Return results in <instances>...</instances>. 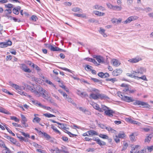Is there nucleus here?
I'll list each match as a JSON object with an SVG mask.
<instances>
[{
	"instance_id": "nucleus-1",
	"label": "nucleus",
	"mask_w": 153,
	"mask_h": 153,
	"mask_svg": "<svg viewBox=\"0 0 153 153\" xmlns=\"http://www.w3.org/2000/svg\"><path fill=\"white\" fill-rule=\"evenodd\" d=\"M24 85L25 87H26L28 89L33 93L37 97H39L42 96V97L45 99H47L48 98V92L43 89L41 87L38 86L36 87V90L33 86H30L25 84Z\"/></svg>"
},
{
	"instance_id": "nucleus-2",
	"label": "nucleus",
	"mask_w": 153,
	"mask_h": 153,
	"mask_svg": "<svg viewBox=\"0 0 153 153\" xmlns=\"http://www.w3.org/2000/svg\"><path fill=\"white\" fill-rule=\"evenodd\" d=\"M146 69L143 67H138L136 68L134 71H133L131 72L132 74L135 75H139V74H142L146 72Z\"/></svg>"
},
{
	"instance_id": "nucleus-3",
	"label": "nucleus",
	"mask_w": 153,
	"mask_h": 153,
	"mask_svg": "<svg viewBox=\"0 0 153 153\" xmlns=\"http://www.w3.org/2000/svg\"><path fill=\"white\" fill-rule=\"evenodd\" d=\"M19 88H18V89L16 90V91L19 94L24 95L27 97H30V95H28L27 93L24 92L23 91V90L25 89V87L23 86L19 85Z\"/></svg>"
},
{
	"instance_id": "nucleus-4",
	"label": "nucleus",
	"mask_w": 153,
	"mask_h": 153,
	"mask_svg": "<svg viewBox=\"0 0 153 153\" xmlns=\"http://www.w3.org/2000/svg\"><path fill=\"white\" fill-rule=\"evenodd\" d=\"M133 104L134 105H141L143 106V108H149L150 107V106L147 103L138 100H136L134 102Z\"/></svg>"
},
{
	"instance_id": "nucleus-5",
	"label": "nucleus",
	"mask_w": 153,
	"mask_h": 153,
	"mask_svg": "<svg viewBox=\"0 0 153 153\" xmlns=\"http://www.w3.org/2000/svg\"><path fill=\"white\" fill-rule=\"evenodd\" d=\"M32 102L33 104L35 105H36L46 109L48 110H50L51 109V108L50 107L46 106L45 105H42L39 102L37 101H36L34 100H32Z\"/></svg>"
},
{
	"instance_id": "nucleus-6",
	"label": "nucleus",
	"mask_w": 153,
	"mask_h": 153,
	"mask_svg": "<svg viewBox=\"0 0 153 153\" xmlns=\"http://www.w3.org/2000/svg\"><path fill=\"white\" fill-rule=\"evenodd\" d=\"M45 45L47 48L49 49L51 51H58L62 50L61 49L56 46L54 47V46H53L51 44H45Z\"/></svg>"
},
{
	"instance_id": "nucleus-7",
	"label": "nucleus",
	"mask_w": 153,
	"mask_h": 153,
	"mask_svg": "<svg viewBox=\"0 0 153 153\" xmlns=\"http://www.w3.org/2000/svg\"><path fill=\"white\" fill-rule=\"evenodd\" d=\"M138 17L134 16L129 17L126 20L123 22V23L127 24L130 23L131 21L137 19Z\"/></svg>"
},
{
	"instance_id": "nucleus-8",
	"label": "nucleus",
	"mask_w": 153,
	"mask_h": 153,
	"mask_svg": "<svg viewBox=\"0 0 153 153\" xmlns=\"http://www.w3.org/2000/svg\"><path fill=\"white\" fill-rule=\"evenodd\" d=\"M142 60L141 58L139 56H137L135 58L129 59L128 61L132 63H137Z\"/></svg>"
},
{
	"instance_id": "nucleus-9",
	"label": "nucleus",
	"mask_w": 153,
	"mask_h": 153,
	"mask_svg": "<svg viewBox=\"0 0 153 153\" xmlns=\"http://www.w3.org/2000/svg\"><path fill=\"white\" fill-rule=\"evenodd\" d=\"M120 95L121 96V98L122 100L126 102H133L134 100H133V98L131 97H129L127 96H123L122 94H120ZM119 96L120 97V96Z\"/></svg>"
},
{
	"instance_id": "nucleus-10",
	"label": "nucleus",
	"mask_w": 153,
	"mask_h": 153,
	"mask_svg": "<svg viewBox=\"0 0 153 153\" xmlns=\"http://www.w3.org/2000/svg\"><path fill=\"white\" fill-rule=\"evenodd\" d=\"M12 42L10 41H8L5 42H0V48H4L8 47L9 46L11 45Z\"/></svg>"
},
{
	"instance_id": "nucleus-11",
	"label": "nucleus",
	"mask_w": 153,
	"mask_h": 153,
	"mask_svg": "<svg viewBox=\"0 0 153 153\" xmlns=\"http://www.w3.org/2000/svg\"><path fill=\"white\" fill-rule=\"evenodd\" d=\"M111 63L115 67H118L121 64L119 60L115 59H111Z\"/></svg>"
},
{
	"instance_id": "nucleus-12",
	"label": "nucleus",
	"mask_w": 153,
	"mask_h": 153,
	"mask_svg": "<svg viewBox=\"0 0 153 153\" xmlns=\"http://www.w3.org/2000/svg\"><path fill=\"white\" fill-rule=\"evenodd\" d=\"M114 111L112 109H107L104 112L105 114L106 115L110 117H113V114H114Z\"/></svg>"
},
{
	"instance_id": "nucleus-13",
	"label": "nucleus",
	"mask_w": 153,
	"mask_h": 153,
	"mask_svg": "<svg viewBox=\"0 0 153 153\" xmlns=\"http://www.w3.org/2000/svg\"><path fill=\"white\" fill-rule=\"evenodd\" d=\"M76 93L78 95L82 98L88 96V95L86 92H82L78 89L76 90Z\"/></svg>"
},
{
	"instance_id": "nucleus-14",
	"label": "nucleus",
	"mask_w": 153,
	"mask_h": 153,
	"mask_svg": "<svg viewBox=\"0 0 153 153\" xmlns=\"http://www.w3.org/2000/svg\"><path fill=\"white\" fill-rule=\"evenodd\" d=\"M21 68L24 71L26 72L30 73L31 71L28 68L27 65L25 64H22L20 66Z\"/></svg>"
},
{
	"instance_id": "nucleus-15",
	"label": "nucleus",
	"mask_w": 153,
	"mask_h": 153,
	"mask_svg": "<svg viewBox=\"0 0 153 153\" xmlns=\"http://www.w3.org/2000/svg\"><path fill=\"white\" fill-rule=\"evenodd\" d=\"M122 72V70L121 69H117L113 71L112 74L114 76H117L121 74Z\"/></svg>"
},
{
	"instance_id": "nucleus-16",
	"label": "nucleus",
	"mask_w": 153,
	"mask_h": 153,
	"mask_svg": "<svg viewBox=\"0 0 153 153\" xmlns=\"http://www.w3.org/2000/svg\"><path fill=\"white\" fill-rule=\"evenodd\" d=\"M140 148V146L139 145H135L134 147L132 148V149L130 152V153H133L134 152L138 153V151H139L138 150Z\"/></svg>"
},
{
	"instance_id": "nucleus-17",
	"label": "nucleus",
	"mask_w": 153,
	"mask_h": 153,
	"mask_svg": "<svg viewBox=\"0 0 153 153\" xmlns=\"http://www.w3.org/2000/svg\"><path fill=\"white\" fill-rule=\"evenodd\" d=\"M87 133L88 134L89 136H92L94 135H98V134L95 131L90 130L87 131Z\"/></svg>"
},
{
	"instance_id": "nucleus-18",
	"label": "nucleus",
	"mask_w": 153,
	"mask_h": 153,
	"mask_svg": "<svg viewBox=\"0 0 153 153\" xmlns=\"http://www.w3.org/2000/svg\"><path fill=\"white\" fill-rule=\"evenodd\" d=\"M99 99L101 100H107L109 98L105 94H98V99Z\"/></svg>"
},
{
	"instance_id": "nucleus-19",
	"label": "nucleus",
	"mask_w": 153,
	"mask_h": 153,
	"mask_svg": "<svg viewBox=\"0 0 153 153\" xmlns=\"http://www.w3.org/2000/svg\"><path fill=\"white\" fill-rule=\"evenodd\" d=\"M8 84L10 85L12 88L15 89L16 91L19 88V86L18 85L13 84L11 81H10L8 82Z\"/></svg>"
},
{
	"instance_id": "nucleus-20",
	"label": "nucleus",
	"mask_w": 153,
	"mask_h": 153,
	"mask_svg": "<svg viewBox=\"0 0 153 153\" xmlns=\"http://www.w3.org/2000/svg\"><path fill=\"white\" fill-rule=\"evenodd\" d=\"M21 8L20 6L14 8L13 10V13L16 15H18L19 13V11L20 10Z\"/></svg>"
},
{
	"instance_id": "nucleus-21",
	"label": "nucleus",
	"mask_w": 153,
	"mask_h": 153,
	"mask_svg": "<svg viewBox=\"0 0 153 153\" xmlns=\"http://www.w3.org/2000/svg\"><path fill=\"white\" fill-rule=\"evenodd\" d=\"M96 60L99 63H103L105 62V59L104 58L100 56H98L96 58Z\"/></svg>"
},
{
	"instance_id": "nucleus-22",
	"label": "nucleus",
	"mask_w": 153,
	"mask_h": 153,
	"mask_svg": "<svg viewBox=\"0 0 153 153\" xmlns=\"http://www.w3.org/2000/svg\"><path fill=\"white\" fill-rule=\"evenodd\" d=\"M90 97L95 100H97L98 99V94H91L90 95Z\"/></svg>"
},
{
	"instance_id": "nucleus-23",
	"label": "nucleus",
	"mask_w": 153,
	"mask_h": 153,
	"mask_svg": "<svg viewBox=\"0 0 153 153\" xmlns=\"http://www.w3.org/2000/svg\"><path fill=\"white\" fill-rule=\"evenodd\" d=\"M16 136L18 138H19L21 141H24L25 142H27L28 141V140L27 138H25L21 135L19 134H17Z\"/></svg>"
},
{
	"instance_id": "nucleus-24",
	"label": "nucleus",
	"mask_w": 153,
	"mask_h": 153,
	"mask_svg": "<svg viewBox=\"0 0 153 153\" xmlns=\"http://www.w3.org/2000/svg\"><path fill=\"white\" fill-rule=\"evenodd\" d=\"M92 105L93 107L95 109L98 110L99 111H101L100 108V107L98 105L95 103H93Z\"/></svg>"
},
{
	"instance_id": "nucleus-25",
	"label": "nucleus",
	"mask_w": 153,
	"mask_h": 153,
	"mask_svg": "<svg viewBox=\"0 0 153 153\" xmlns=\"http://www.w3.org/2000/svg\"><path fill=\"white\" fill-rule=\"evenodd\" d=\"M133 77L135 79H136V78H137V79H141L144 80H147L146 76L145 75H143L141 77H138V76H137L136 75H134Z\"/></svg>"
},
{
	"instance_id": "nucleus-26",
	"label": "nucleus",
	"mask_w": 153,
	"mask_h": 153,
	"mask_svg": "<svg viewBox=\"0 0 153 153\" xmlns=\"http://www.w3.org/2000/svg\"><path fill=\"white\" fill-rule=\"evenodd\" d=\"M153 135L152 134H150L149 135L147 136L145 140V142L149 143Z\"/></svg>"
},
{
	"instance_id": "nucleus-27",
	"label": "nucleus",
	"mask_w": 153,
	"mask_h": 153,
	"mask_svg": "<svg viewBox=\"0 0 153 153\" xmlns=\"http://www.w3.org/2000/svg\"><path fill=\"white\" fill-rule=\"evenodd\" d=\"M109 108L106 106L104 105H102L101 108H100L101 111H99L100 112H103L104 111H106L107 109Z\"/></svg>"
},
{
	"instance_id": "nucleus-28",
	"label": "nucleus",
	"mask_w": 153,
	"mask_h": 153,
	"mask_svg": "<svg viewBox=\"0 0 153 153\" xmlns=\"http://www.w3.org/2000/svg\"><path fill=\"white\" fill-rule=\"evenodd\" d=\"M105 30L102 28H100L99 30V32L102 34L104 37L107 36V35L105 33Z\"/></svg>"
},
{
	"instance_id": "nucleus-29",
	"label": "nucleus",
	"mask_w": 153,
	"mask_h": 153,
	"mask_svg": "<svg viewBox=\"0 0 153 153\" xmlns=\"http://www.w3.org/2000/svg\"><path fill=\"white\" fill-rule=\"evenodd\" d=\"M51 128L55 132L59 134H61V133L53 125H51Z\"/></svg>"
},
{
	"instance_id": "nucleus-30",
	"label": "nucleus",
	"mask_w": 153,
	"mask_h": 153,
	"mask_svg": "<svg viewBox=\"0 0 153 153\" xmlns=\"http://www.w3.org/2000/svg\"><path fill=\"white\" fill-rule=\"evenodd\" d=\"M44 81L47 84L53 86L56 89V86L53 83H52V82L51 81H50L47 79H46Z\"/></svg>"
},
{
	"instance_id": "nucleus-31",
	"label": "nucleus",
	"mask_w": 153,
	"mask_h": 153,
	"mask_svg": "<svg viewBox=\"0 0 153 153\" xmlns=\"http://www.w3.org/2000/svg\"><path fill=\"white\" fill-rule=\"evenodd\" d=\"M72 10L75 12H77L79 11H80V12L81 13L82 12V10L81 9L78 7H74L72 9Z\"/></svg>"
},
{
	"instance_id": "nucleus-32",
	"label": "nucleus",
	"mask_w": 153,
	"mask_h": 153,
	"mask_svg": "<svg viewBox=\"0 0 153 153\" xmlns=\"http://www.w3.org/2000/svg\"><path fill=\"white\" fill-rule=\"evenodd\" d=\"M6 138L8 140H9L10 142L13 143H15L16 142V140L10 136H7Z\"/></svg>"
},
{
	"instance_id": "nucleus-33",
	"label": "nucleus",
	"mask_w": 153,
	"mask_h": 153,
	"mask_svg": "<svg viewBox=\"0 0 153 153\" xmlns=\"http://www.w3.org/2000/svg\"><path fill=\"white\" fill-rule=\"evenodd\" d=\"M97 143L100 146H105L106 145V143L105 142L100 140V139L97 140Z\"/></svg>"
},
{
	"instance_id": "nucleus-34",
	"label": "nucleus",
	"mask_w": 153,
	"mask_h": 153,
	"mask_svg": "<svg viewBox=\"0 0 153 153\" xmlns=\"http://www.w3.org/2000/svg\"><path fill=\"white\" fill-rule=\"evenodd\" d=\"M74 16H76L79 17H81L82 18H85L86 17V15L85 14H78V13H74Z\"/></svg>"
},
{
	"instance_id": "nucleus-35",
	"label": "nucleus",
	"mask_w": 153,
	"mask_h": 153,
	"mask_svg": "<svg viewBox=\"0 0 153 153\" xmlns=\"http://www.w3.org/2000/svg\"><path fill=\"white\" fill-rule=\"evenodd\" d=\"M2 150V153H11V151L6 146Z\"/></svg>"
},
{
	"instance_id": "nucleus-36",
	"label": "nucleus",
	"mask_w": 153,
	"mask_h": 153,
	"mask_svg": "<svg viewBox=\"0 0 153 153\" xmlns=\"http://www.w3.org/2000/svg\"><path fill=\"white\" fill-rule=\"evenodd\" d=\"M105 128L107 129L109 132L111 133H114L115 131L109 126L105 127Z\"/></svg>"
},
{
	"instance_id": "nucleus-37",
	"label": "nucleus",
	"mask_w": 153,
	"mask_h": 153,
	"mask_svg": "<svg viewBox=\"0 0 153 153\" xmlns=\"http://www.w3.org/2000/svg\"><path fill=\"white\" fill-rule=\"evenodd\" d=\"M43 115L45 116L46 117H48V118H51V117H55V116L50 114L49 113H45L43 114Z\"/></svg>"
},
{
	"instance_id": "nucleus-38",
	"label": "nucleus",
	"mask_w": 153,
	"mask_h": 153,
	"mask_svg": "<svg viewBox=\"0 0 153 153\" xmlns=\"http://www.w3.org/2000/svg\"><path fill=\"white\" fill-rule=\"evenodd\" d=\"M122 9V7L121 6H114L113 7V10L117 11H120Z\"/></svg>"
},
{
	"instance_id": "nucleus-39",
	"label": "nucleus",
	"mask_w": 153,
	"mask_h": 153,
	"mask_svg": "<svg viewBox=\"0 0 153 153\" xmlns=\"http://www.w3.org/2000/svg\"><path fill=\"white\" fill-rule=\"evenodd\" d=\"M113 138L114 140L116 142V143H118L120 142V138L118 137L117 135H116L115 136H113Z\"/></svg>"
},
{
	"instance_id": "nucleus-40",
	"label": "nucleus",
	"mask_w": 153,
	"mask_h": 153,
	"mask_svg": "<svg viewBox=\"0 0 153 153\" xmlns=\"http://www.w3.org/2000/svg\"><path fill=\"white\" fill-rule=\"evenodd\" d=\"M41 119L38 117H35L33 120V123L37 122L39 123L41 121Z\"/></svg>"
},
{
	"instance_id": "nucleus-41",
	"label": "nucleus",
	"mask_w": 153,
	"mask_h": 153,
	"mask_svg": "<svg viewBox=\"0 0 153 153\" xmlns=\"http://www.w3.org/2000/svg\"><path fill=\"white\" fill-rule=\"evenodd\" d=\"M58 91L62 94L64 98L68 96L67 94L65 92H63V91L61 89H59L58 90Z\"/></svg>"
},
{
	"instance_id": "nucleus-42",
	"label": "nucleus",
	"mask_w": 153,
	"mask_h": 153,
	"mask_svg": "<svg viewBox=\"0 0 153 153\" xmlns=\"http://www.w3.org/2000/svg\"><path fill=\"white\" fill-rule=\"evenodd\" d=\"M98 135L100 137L103 139H106L108 138V136L106 134H100Z\"/></svg>"
},
{
	"instance_id": "nucleus-43",
	"label": "nucleus",
	"mask_w": 153,
	"mask_h": 153,
	"mask_svg": "<svg viewBox=\"0 0 153 153\" xmlns=\"http://www.w3.org/2000/svg\"><path fill=\"white\" fill-rule=\"evenodd\" d=\"M0 112L6 114H8L9 113L8 111L1 107H0Z\"/></svg>"
},
{
	"instance_id": "nucleus-44",
	"label": "nucleus",
	"mask_w": 153,
	"mask_h": 153,
	"mask_svg": "<svg viewBox=\"0 0 153 153\" xmlns=\"http://www.w3.org/2000/svg\"><path fill=\"white\" fill-rule=\"evenodd\" d=\"M129 90V88L128 87V86L127 87H126L125 88H124L123 91L124 93H126L127 94L128 93V91Z\"/></svg>"
},
{
	"instance_id": "nucleus-45",
	"label": "nucleus",
	"mask_w": 153,
	"mask_h": 153,
	"mask_svg": "<svg viewBox=\"0 0 153 153\" xmlns=\"http://www.w3.org/2000/svg\"><path fill=\"white\" fill-rule=\"evenodd\" d=\"M57 124L60 126H58V127L62 129L65 126H66V124L62 123H57Z\"/></svg>"
},
{
	"instance_id": "nucleus-46",
	"label": "nucleus",
	"mask_w": 153,
	"mask_h": 153,
	"mask_svg": "<svg viewBox=\"0 0 153 153\" xmlns=\"http://www.w3.org/2000/svg\"><path fill=\"white\" fill-rule=\"evenodd\" d=\"M90 91L91 92H94L96 93H98L99 92V91L98 89L94 88H92L90 90Z\"/></svg>"
},
{
	"instance_id": "nucleus-47",
	"label": "nucleus",
	"mask_w": 153,
	"mask_h": 153,
	"mask_svg": "<svg viewBox=\"0 0 153 153\" xmlns=\"http://www.w3.org/2000/svg\"><path fill=\"white\" fill-rule=\"evenodd\" d=\"M118 137L119 138H123L125 137V135L124 133H120L118 134Z\"/></svg>"
},
{
	"instance_id": "nucleus-48",
	"label": "nucleus",
	"mask_w": 153,
	"mask_h": 153,
	"mask_svg": "<svg viewBox=\"0 0 153 153\" xmlns=\"http://www.w3.org/2000/svg\"><path fill=\"white\" fill-rule=\"evenodd\" d=\"M21 116L22 119L21 121L27 122V118L24 115L21 114Z\"/></svg>"
},
{
	"instance_id": "nucleus-49",
	"label": "nucleus",
	"mask_w": 153,
	"mask_h": 153,
	"mask_svg": "<svg viewBox=\"0 0 153 153\" xmlns=\"http://www.w3.org/2000/svg\"><path fill=\"white\" fill-rule=\"evenodd\" d=\"M21 133H22V134L25 136L26 137H28L29 138H30V135L28 133H26L25 132H24L22 131H21Z\"/></svg>"
},
{
	"instance_id": "nucleus-50",
	"label": "nucleus",
	"mask_w": 153,
	"mask_h": 153,
	"mask_svg": "<svg viewBox=\"0 0 153 153\" xmlns=\"http://www.w3.org/2000/svg\"><path fill=\"white\" fill-rule=\"evenodd\" d=\"M92 67L91 66L89 65H86L85 69L86 70L88 71H91L92 70Z\"/></svg>"
},
{
	"instance_id": "nucleus-51",
	"label": "nucleus",
	"mask_w": 153,
	"mask_h": 153,
	"mask_svg": "<svg viewBox=\"0 0 153 153\" xmlns=\"http://www.w3.org/2000/svg\"><path fill=\"white\" fill-rule=\"evenodd\" d=\"M32 67L33 68H35L38 71L40 70V68L36 65L35 64H33Z\"/></svg>"
},
{
	"instance_id": "nucleus-52",
	"label": "nucleus",
	"mask_w": 153,
	"mask_h": 153,
	"mask_svg": "<svg viewBox=\"0 0 153 153\" xmlns=\"http://www.w3.org/2000/svg\"><path fill=\"white\" fill-rule=\"evenodd\" d=\"M129 137L131 141H134L135 140V136L134 135L133 133L130 135Z\"/></svg>"
},
{
	"instance_id": "nucleus-53",
	"label": "nucleus",
	"mask_w": 153,
	"mask_h": 153,
	"mask_svg": "<svg viewBox=\"0 0 153 153\" xmlns=\"http://www.w3.org/2000/svg\"><path fill=\"white\" fill-rule=\"evenodd\" d=\"M10 119L12 120H14L16 122H19V120L16 117L14 116H11L10 117Z\"/></svg>"
},
{
	"instance_id": "nucleus-54",
	"label": "nucleus",
	"mask_w": 153,
	"mask_h": 153,
	"mask_svg": "<svg viewBox=\"0 0 153 153\" xmlns=\"http://www.w3.org/2000/svg\"><path fill=\"white\" fill-rule=\"evenodd\" d=\"M128 146V144L127 143H124L123 147L122 149V151H123L126 149Z\"/></svg>"
},
{
	"instance_id": "nucleus-55",
	"label": "nucleus",
	"mask_w": 153,
	"mask_h": 153,
	"mask_svg": "<svg viewBox=\"0 0 153 153\" xmlns=\"http://www.w3.org/2000/svg\"><path fill=\"white\" fill-rule=\"evenodd\" d=\"M5 127L7 131L10 134H11L13 136H15V134L13 133L8 127Z\"/></svg>"
},
{
	"instance_id": "nucleus-56",
	"label": "nucleus",
	"mask_w": 153,
	"mask_h": 153,
	"mask_svg": "<svg viewBox=\"0 0 153 153\" xmlns=\"http://www.w3.org/2000/svg\"><path fill=\"white\" fill-rule=\"evenodd\" d=\"M5 6L6 7L9 8H11L13 7V5L11 4H6Z\"/></svg>"
},
{
	"instance_id": "nucleus-57",
	"label": "nucleus",
	"mask_w": 153,
	"mask_h": 153,
	"mask_svg": "<svg viewBox=\"0 0 153 153\" xmlns=\"http://www.w3.org/2000/svg\"><path fill=\"white\" fill-rule=\"evenodd\" d=\"M80 111H82V112L85 113L86 112H88L85 108L82 107H80L79 108Z\"/></svg>"
},
{
	"instance_id": "nucleus-58",
	"label": "nucleus",
	"mask_w": 153,
	"mask_h": 153,
	"mask_svg": "<svg viewBox=\"0 0 153 153\" xmlns=\"http://www.w3.org/2000/svg\"><path fill=\"white\" fill-rule=\"evenodd\" d=\"M59 68L62 70H64V71H68L69 72H70L71 73H72V71H71V70H70V69H69L67 68H63V67H60Z\"/></svg>"
},
{
	"instance_id": "nucleus-59",
	"label": "nucleus",
	"mask_w": 153,
	"mask_h": 153,
	"mask_svg": "<svg viewBox=\"0 0 153 153\" xmlns=\"http://www.w3.org/2000/svg\"><path fill=\"white\" fill-rule=\"evenodd\" d=\"M91 79L94 82H98V83H101V81L97 79L92 78H91Z\"/></svg>"
},
{
	"instance_id": "nucleus-60",
	"label": "nucleus",
	"mask_w": 153,
	"mask_h": 153,
	"mask_svg": "<svg viewBox=\"0 0 153 153\" xmlns=\"http://www.w3.org/2000/svg\"><path fill=\"white\" fill-rule=\"evenodd\" d=\"M63 4L65 6H70L72 5V3L70 2H65Z\"/></svg>"
},
{
	"instance_id": "nucleus-61",
	"label": "nucleus",
	"mask_w": 153,
	"mask_h": 153,
	"mask_svg": "<svg viewBox=\"0 0 153 153\" xmlns=\"http://www.w3.org/2000/svg\"><path fill=\"white\" fill-rule=\"evenodd\" d=\"M4 16H6L7 17V18L10 20L13 19V17L12 16H9L8 15V14L7 13H6L4 15Z\"/></svg>"
},
{
	"instance_id": "nucleus-62",
	"label": "nucleus",
	"mask_w": 153,
	"mask_h": 153,
	"mask_svg": "<svg viewBox=\"0 0 153 153\" xmlns=\"http://www.w3.org/2000/svg\"><path fill=\"white\" fill-rule=\"evenodd\" d=\"M43 135L47 139L49 140L51 138V137L50 136L46 133H44Z\"/></svg>"
},
{
	"instance_id": "nucleus-63",
	"label": "nucleus",
	"mask_w": 153,
	"mask_h": 153,
	"mask_svg": "<svg viewBox=\"0 0 153 153\" xmlns=\"http://www.w3.org/2000/svg\"><path fill=\"white\" fill-rule=\"evenodd\" d=\"M55 153H60L62 152L61 150L59 149L57 147L55 148Z\"/></svg>"
},
{
	"instance_id": "nucleus-64",
	"label": "nucleus",
	"mask_w": 153,
	"mask_h": 153,
	"mask_svg": "<svg viewBox=\"0 0 153 153\" xmlns=\"http://www.w3.org/2000/svg\"><path fill=\"white\" fill-rule=\"evenodd\" d=\"M146 149L145 148L141 150L140 151H138V153H146Z\"/></svg>"
}]
</instances>
